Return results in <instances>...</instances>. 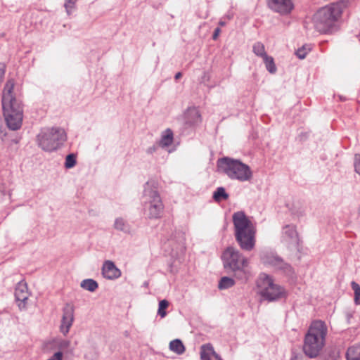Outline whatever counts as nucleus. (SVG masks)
Wrapping results in <instances>:
<instances>
[{"mask_svg": "<svg viewBox=\"0 0 360 360\" xmlns=\"http://www.w3.org/2000/svg\"><path fill=\"white\" fill-rule=\"evenodd\" d=\"M235 285V281L227 276L222 277L218 284V288L220 290L228 289L233 287Z\"/></svg>", "mask_w": 360, "mask_h": 360, "instance_id": "24", "label": "nucleus"}, {"mask_svg": "<svg viewBox=\"0 0 360 360\" xmlns=\"http://www.w3.org/2000/svg\"><path fill=\"white\" fill-rule=\"evenodd\" d=\"M233 223L235 238L241 249L250 251L255 244L256 229L252 221L243 212H237L233 214Z\"/></svg>", "mask_w": 360, "mask_h": 360, "instance_id": "2", "label": "nucleus"}, {"mask_svg": "<svg viewBox=\"0 0 360 360\" xmlns=\"http://www.w3.org/2000/svg\"><path fill=\"white\" fill-rule=\"evenodd\" d=\"M268 6L282 15L290 14L295 8L293 0H268Z\"/></svg>", "mask_w": 360, "mask_h": 360, "instance_id": "10", "label": "nucleus"}, {"mask_svg": "<svg viewBox=\"0 0 360 360\" xmlns=\"http://www.w3.org/2000/svg\"><path fill=\"white\" fill-rule=\"evenodd\" d=\"M114 227L115 229L124 233L130 232V226L126 222L123 218H117L115 221Z\"/></svg>", "mask_w": 360, "mask_h": 360, "instance_id": "22", "label": "nucleus"}, {"mask_svg": "<svg viewBox=\"0 0 360 360\" xmlns=\"http://www.w3.org/2000/svg\"><path fill=\"white\" fill-rule=\"evenodd\" d=\"M342 12L340 3L331 4L320 8L313 16L315 30L321 34L331 33Z\"/></svg>", "mask_w": 360, "mask_h": 360, "instance_id": "3", "label": "nucleus"}, {"mask_svg": "<svg viewBox=\"0 0 360 360\" xmlns=\"http://www.w3.org/2000/svg\"><path fill=\"white\" fill-rule=\"evenodd\" d=\"M224 268L233 272L240 280H247L250 276L248 259L240 253L236 248H226L221 255Z\"/></svg>", "mask_w": 360, "mask_h": 360, "instance_id": "5", "label": "nucleus"}, {"mask_svg": "<svg viewBox=\"0 0 360 360\" xmlns=\"http://www.w3.org/2000/svg\"><path fill=\"white\" fill-rule=\"evenodd\" d=\"M174 139L173 131L170 129H167L162 134L159 146L162 148L167 147L172 145Z\"/></svg>", "mask_w": 360, "mask_h": 360, "instance_id": "19", "label": "nucleus"}, {"mask_svg": "<svg viewBox=\"0 0 360 360\" xmlns=\"http://www.w3.org/2000/svg\"><path fill=\"white\" fill-rule=\"evenodd\" d=\"M252 51L254 53L261 58H264L267 56L265 51L264 45L261 42H256L252 46Z\"/></svg>", "mask_w": 360, "mask_h": 360, "instance_id": "26", "label": "nucleus"}, {"mask_svg": "<svg viewBox=\"0 0 360 360\" xmlns=\"http://www.w3.org/2000/svg\"><path fill=\"white\" fill-rule=\"evenodd\" d=\"M327 327L324 322L315 321L305 335L303 351L309 358L316 357L325 344Z\"/></svg>", "mask_w": 360, "mask_h": 360, "instance_id": "4", "label": "nucleus"}, {"mask_svg": "<svg viewBox=\"0 0 360 360\" xmlns=\"http://www.w3.org/2000/svg\"><path fill=\"white\" fill-rule=\"evenodd\" d=\"M263 60L265 64L266 68L270 73L273 74L276 72V67L274 63V58L271 56H269L267 55L263 58Z\"/></svg>", "mask_w": 360, "mask_h": 360, "instance_id": "27", "label": "nucleus"}, {"mask_svg": "<svg viewBox=\"0 0 360 360\" xmlns=\"http://www.w3.org/2000/svg\"><path fill=\"white\" fill-rule=\"evenodd\" d=\"M291 360H302L301 357L298 355H293L291 358Z\"/></svg>", "mask_w": 360, "mask_h": 360, "instance_id": "38", "label": "nucleus"}, {"mask_svg": "<svg viewBox=\"0 0 360 360\" xmlns=\"http://www.w3.org/2000/svg\"><path fill=\"white\" fill-rule=\"evenodd\" d=\"M181 76H182L181 72H177V73L175 75L174 78H175V79H179V78H181Z\"/></svg>", "mask_w": 360, "mask_h": 360, "instance_id": "37", "label": "nucleus"}, {"mask_svg": "<svg viewBox=\"0 0 360 360\" xmlns=\"http://www.w3.org/2000/svg\"><path fill=\"white\" fill-rule=\"evenodd\" d=\"M354 168L356 172L360 175V154L355 155Z\"/></svg>", "mask_w": 360, "mask_h": 360, "instance_id": "33", "label": "nucleus"}, {"mask_svg": "<svg viewBox=\"0 0 360 360\" xmlns=\"http://www.w3.org/2000/svg\"><path fill=\"white\" fill-rule=\"evenodd\" d=\"M359 41H360V37H359Z\"/></svg>", "mask_w": 360, "mask_h": 360, "instance_id": "40", "label": "nucleus"}, {"mask_svg": "<svg viewBox=\"0 0 360 360\" xmlns=\"http://www.w3.org/2000/svg\"><path fill=\"white\" fill-rule=\"evenodd\" d=\"M262 259L264 264H269L276 269L282 270L284 273L288 275H290L292 273V267L277 256L265 255Z\"/></svg>", "mask_w": 360, "mask_h": 360, "instance_id": "13", "label": "nucleus"}, {"mask_svg": "<svg viewBox=\"0 0 360 360\" xmlns=\"http://www.w3.org/2000/svg\"><path fill=\"white\" fill-rule=\"evenodd\" d=\"M102 275L108 280H114L121 276V271L113 262L106 260L102 266Z\"/></svg>", "mask_w": 360, "mask_h": 360, "instance_id": "15", "label": "nucleus"}, {"mask_svg": "<svg viewBox=\"0 0 360 360\" xmlns=\"http://www.w3.org/2000/svg\"><path fill=\"white\" fill-rule=\"evenodd\" d=\"M220 32H221V30H220V28H219V27H217V28H216V29L214 30V34H213V36H212L213 39H214V40H215V39H217V37H218V36H219V34Z\"/></svg>", "mask_w": 360, "mask_h": 360, "instance_id": "35", "label": "nucleus"}, {"mask_svg": "<svg viewBox=\"0 0 360 360\" xmlns=\"http://www.w3.org/2000/svg\"><path fill=\"white\" fill-rule=\"evenodd\" d=\"M169 306V302L166 300H162L159 302L158 314L164 318L167 315L166 309Z\"/></svg>", "mask_w": 360, "mask_h": 360, "instance_id": "28", "label": "nucleus"}, {"mask_svg": "<svg viewBox=\"0 0 360 360\" xmlns=\"http://www.w3.org/2000/svg\"><path fill=\"white\" fill-rule=\"evenodd\" d=\"M201 360H221L220 356L214 352L210 344L203 345L200 347Z\"/></svg>", "mask_w": 360, "mask_h": 360, "instance_id": "16", "label": "nucleus"}, {"mask_svg": "<svg viewBox=\"0 0 360 360\" xmlns=\"http://www.w3.org/2000/svg\"><path fill=\"white\" fill-rule=\"evenodd\" d=\"M169 349L177 354H182L185 352V347L181 340L175 339L170 342Z\"/></svg>", "mask_w": 360, "mask_h": 360, "instance_id": "21", "label": "nucleus"}, {"mask_svg": "<svg viewBox=\"0 0 360 360\" xmlns=\"http://www.w3.org/2000/svg\"><path fill=\"white\" fill-rule=\"evenodd\" d=\"M351 287L354 292V302L356 304H360V285L355 281H352Z\"/></svg>", "mask_w": 360, "mask_h": 360, "instance_id": "29", "label": "nucleus"}, {"mask_svg": "<svg viewBox=\"0 0 360 360\" xmlns=\"http://www.w3.org/2000/svg\"><path fill=\"white\" fill-rule=\"evenodd\" d=\"M65 139V131L60 128L49 129L42 131L37 136L39 146L47 152L58 149Z\"/></svg>", "mask_w": 360, "mask_h": 360, "instance_id": "7", "label": "nucleus"}, {"mask_svg": "<svg viewBox=\"0 0 360 360\" xmlns=\"http://www.w3.org/2000/svg\"><path fill=\"white\" fill-rule=\"evenodd\" d=\"M310 51L311 47L309 45H304L297 50L296 55L300 59H304Z\"/></svg>", "mask_w": 360, "mask_h": 360, "instance_id": "30", "label": "nucleus"}, {"mask_svg": "<svg viewBox=\"0 0 360 360\" xmlns=\"http://www.w3.org/2000/svg\"><path fill=\"white\" fill-rule=\"evenodd\" d=\"M70 345V341L60 338H55L45 342L43 345V349L46 352H51L55 350L62 352L63 350L68 349Z\"/></svg>", "mask_w": 360, "mask_h": 360, "instance_id": "12", "label": "nucleus"}, {"mask_svg": "<svg viewBox=\"0 0 360 360\" xmlns=\"http://www.w3.org/2000/svg\"><path fill=\"white\" fill-rule=\"evenodd\" d=\"M77 0H65V8L68 15L71 13V11L75 7V4Z\"/></svg>", "mask_w": 360, "mask_h": 360, "instance_id": "32", "label": "nucleus"}, {"mask_svg": "<svg viewBox=\"0 0 360 360\" xmlns=\"http://www.w3.org/2000/svg\"><path fill=\"white\" fill-rule=\"evenodd\" d=\"M74 307L67 304L63 309V316L60 326V331L67 335L74 321Z\"/></svg>", "mask_w": 360, "mask_h": 360, "instance_id": "11", "label": "nucleus"}, {"mask_svg": "<svg viewBox=\"0 0 360 360\" xmlns=\"http://www.w3.org/2000/svg\"><path fill=\"white\" fill-rule=\"evenodd\" d=\"M283 239L288 243L297 241V233L294 225H286L283 229Z\"/></svg>", "mask_w": 360, "mask_h": 360, "instance_id": "17", "label": "nucleus"}, {"mask_svg": "<svg viewBox=\"0 0 360 360\" xmlns=\"http://www.w3.org/2000/svg\"><path fill=\"white\" fill-rule=\"evenodd\" d=\"M76 164V156L71 153L66 156L65 166L66 168H72Z\"/></svg>", "mask_w": 360, "mask_h": 360, "instance_id": "31", "label": "nucleus"}, {"mask_svg": "<svg viewBox=\"0 0 360 360\" xmlns=\"http://www.w3.org/2000/svg\"><path fill=\"white\" fill-rule=\"evenodd\" d=\"M260 279L261 295L264 299L272 302L285 296V289L275 283L271 276L263 274L261 276Z\"/></svg>", "mask_w": 360, "mask_h": 360, "instance_id": "8", "label": "nucleus"}, {"mask_svg": "<svg viewBox=\"0 0 360 360\" xmlns=\"http://www.w3.org/2000/svg\"><path fill=\"white\" fill-rule=\"evenodd\" d=\"M81 287L90 292H94L98 287L97 282L93 279H85L81 283Z\"/></svg>", "mask_w": 360, "mask_h": 360, "instance_id": "23", "label": "nucleus"}, {"mask_svg": "<svg viewBox=\"0 0 360 360\" xmlns=\"http://www.w3.org/2000/svg\"><path fill=\"white\" fill-rule=\"evenodd\" d=\"M219 25H221V26H224V25H225V22H223V21H220V22H219Z\"/></svg>", "mask_w": 360, "mask_h": 360, "instance_id": "39", "label": "nucleus"}, {"mask_svg": "<svg viewBox=\"0 0 360 360\" xmlns=\"http://www.w3.org/2000/svg\"><path fill=\"white\" fill-rule=\"evenodd\" d=\"M29 295L27 283L23 281L18 282L15 289V297L20 309L26 307V302Z\"/></svg>", "mask_w": 360, "mask_h": 360, "instance_id": "14", "label": "nucleus"}, {"mask_svg": "<svg viewBox=\"0 0 360 360\" xmlns=\"http://www.w3.org/2000/svg\"><path fill=\"white\" fill-rule=\"evenodd\" d=\"M15 82L8 79L2 92V108L8 127L11 130H18L21 127L23 110L21 102L18 100L14 94Z\"/></svg>", "mask_w": 360, "mask_h": 360, "instance_id": "1", "label": "nucleus"}, {"mask_svg": "<svg viewBox=\"0 0 360 360\" xmlns=\"http://www.w3.org/2000/svg\"><path fill=\"white\" fill-rule=\"evenodd\" d=\"M6 72V65L4 63H0V82H1L4 77Z\"/></svg>", "mask_w": 360, "mask_h": 360, "instance_id": "34", "label": "nucleus"}, {"mask_svg": "<svg viewBox=\"0 0 360 360\" xmlns=\"http://www.w3.org/2000/svg\"><path fill=\"white\" fill-rule=\"evenodd\" d=\"M217 167L231 179L247 181L252 178V172L250 167L238 160L228 157L220 158L217 161Z\"/></svg>", "mask_w": 360, "mask_h": 360, "instance_id": "6", "label": "nucleus"}, {"mask_svg": "<svg viewBox=\"0 0 360 360\" xmlns=\"http://www.w3.org/2000/svg\"><path fill=\"white\" fill-rule=\"evenodd\" d=\"M143 196L146 198L145 203H148V217L150 219L160 218L164 210V205L158 191L150 188L148 183L145 187Z\"/></svg>", "mask_w": 360, "mask_h": 360, "instance_id": "9", "label": "nucleus"}, {"mask_svg": "<svg viewBox=\"0 0 360 360\" xmlns=\"http://www.w3.org/2000/svg\"><path fill=\"white\" fill-rule=\"evenodd\" d=\"M228 198L229 194L223 187L217 188L213 193V198L216 202H221L223 200H227Z\"/></svg>", "mask_w": 360, "mask_h": 360, "instance_id": "25", "label": "nucleus"}, {"mask_svg": "<svg viewBox=\"0 0 360 360\" xmlns=\"http://www.w3.org/2000/svg\"><path fill=\"white\" fill-rule=\"evenodd\" d=\"M346 357L347 360H360V344L349 347Z\"/></svg>", "mask_w": 360, "mask_h": 360, "instance_id": "20", "label": "nucleus"}, {"mask_svg": "<svg viewBox=\"0 0 360 360\" xmlns=\"http://www.w3.org/2000/svg\"><path fill=\"white\" fill-rule=\"evenodd\" d=\"M157 149V147L155 146H153L152 147H150L148 148L147 150V153H153V152H155Z\"/></svg>", "mask_w": 360, "mask_h": 360, "instance_id": "36", "label": "nucleus"}, {"mask_svg": "<svg viewBox=\"0 0 360 360\" xmlns=\"http://www.w3.org/2000/svg\"><path fill=\"white\" fill-rule=\"evenodd\" d=\"M186 122L191 125L198 124L201 122V116L199 110L196 108H188L186 112Z\"/></svg>", "mask_w": 360, "mask_h": 360, "instance_id": "18", "label": "nucleus"}]
</instances>
